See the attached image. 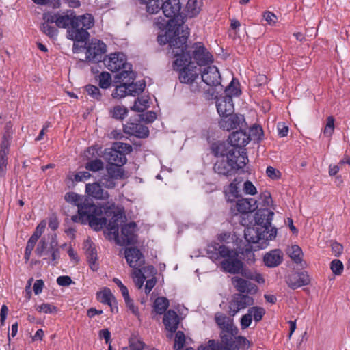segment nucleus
I'll return each mask as SVG.
<instances>
[{
  "label": "nucleus",
  "instance_id": "nucleus-1",
  "mask_svg": "<svg viewBox=\"0 0 350 350\" xmlns=\"http://www.w3.org/2000/svg\"><path fill=\"white\" fill-rule=\"evenodd\" d=\"M189 36L188 28L186 31L182 30L181 36L176 34V31L170 30L164 34L158 35L157 42L160 45L168 44L167 54L170 58L176 59L173 62V68L179 72L180 83L189 84L193 92H200L198 86L194 84L198 77V68L191 65V56L187 49Z\"/></svg>",
  "mask_w": 350,
  "mask_h": 350
},
{
  "label": "nucleus",
  "instance_id": "nucleus-2",
  "mask_svg": "<svg viewBox=\"0 0 350 350\" xmlns=\"http://www.w3.org/2000/svg\"><path fill=\"white\" fill-rule=\"evenodd\" d=\"M207 254L213 260H217L221 258V269L230 274H239L241 271L243 262L238 258L237 251L220 244L213 243L208 246Z\"/></svg>",
  "mask_w": 350,
  "mask_h": 350
},
{
  "label": "nucleus",
  "instance_id": "nucleus-3",
  "mask_svg": "<svg viewBox=\"0 0 350 350\" xmlns=\"http://www.w3.org/2000/svg\"><path fill=\"white\" fill-rule=\"evenodd\" d=\"M104 211V206H98L94 203L85 202L79 206L78 215L71 217L75 223L81 224H89V226L96 231H99L106 226L107 220L105 217H98Z\"/></svg>",
  "mask_w": 350,
  "mask_h": 350
},
{
  "label": "nucleus",
  "instance_id": "nucleus-4",
  "mask_svg": "<svg viewBox=\"0 0 350 350\" xmlns=\"http://www.w3.org/2000/svg\"><path fill=\"white\" fill-rule=\"evenodd\" d=\"M163 13L165 17L169 19L163 23L158 21L157 23L161 28L167 27L165 33L171 30L176 31V34L180 36V27L183 24L182 17L180 16L181 3L179 0H162Z\"/></svg>",
  "mask_w": 350,
  "mask_h": 350
},
{
  "label": "nucleus",
  "instance_id": "nucleus-5",
  "mask_svg": "<svg viewBox=\"0 0 350 350\" xmlns=\"http://www.w3.org/2000/svg\"><path fill=\"white\" fill-rule=\"evenodd\" d=\"M249 160L247 155L237 159L219 158L213 165V170L218 176L228 178L234 176L239 170L243 169Z\"/></svg>",
  "mask_w": 350,
  "mask_h": 350
},
{
  "label": "nucleus",
  "instance_id": "nucleus-6",
  "mask_svg": "<svg viewBox=\"0 0 350 350\" xmlns=\"http://www.w3.org/2000/svg\"><path fill=\"white\" fill-rule=\"evenodd\" d=\"M277 234V229L271 228L270 231L264 230V228L257 226L256 227L247 228L244 231V237L249 243L258 244L256 247L262 249L267 245V241L275 239Z\"/></svg>",
  "mask_w": 350,
  "mask_h": 350
},
{
  "label": "nucleus",
  "instance_id": "nucleus-7",
  "mask_svg": "<svg viewBox=\"0 0 350 350\" xmlns=\"http://www.w3.org/2000/svg\"><path fill=\"white\" fill-rule=\"evenodd\" d=\"M136 77L133 70L121 71L116 75V79L120 84L117 85L111 96L113 98H122L126 95L135 96V90H133V85L129 82Z\"/></svg>",
  "mask_w": 350,
  "mask_h": 350
},
{
  "label": "nucleus",
  "instance_id": "nucleus-8",
  "mask_svg": "<svg viewBox=\"0 0 350 350\" xmlns=\"http://www.w3.org/2000/svg\"><path fill=\"white\" fill-rule=\"evenodd\" d=\"M211 152L214 156L226 159H237L247 155L246 149H236L228 140L226 142H217L211 147Z\"/></svg>",
  "mask_w": 350,
  "mask_h": 350
},
{
  "label": "nucleus",
  "instance_id": "nucleus-9",
  "mask_svg": "<svg viewBox=\"0 0 350 350\" xmlns=\"http://www.w3.org/2000/svg\"><path fill=\"white\" fill-rule=\"evenodd\" d=\"M105 66L111 72L132 70V65L126 62V57L120 52L111 53L103 59Z\"/></svg>",
  "mask_w": 350,
  "mask_h": 350
},
{
  "label": "nucleus",
  "instance_id": "nucleus-10",
  "mask_svg": "<svg viewBox=\"0 0 350 350\" xmlns=\"http://www.w3.org/2000/svg\"><path fill=\"white\" fill-rule=\"evenodd\" d=\"M104 211L107 216H112L108 224L107 229L110 233L114 235L115 239H117L119 237V225L126 219L124 211H116L113 204L109 206H104Z\"/></svg>",
  "mask_w": 350,
  "mask_h": 350
},
{
  "label": "nucleus",
  "instance_id": "nucleus-11",
  "mask_svg": "<svg viewBox=\"0 0 350 350\" xmlns=\"http://www.w3.org/2000/svg\"><path fill=\"white\" fill-rule=\"evenodd\" d=\"M106 48L107 46L103 41L92 39L86 46L85 60L94 63L100 62L107 51Z\"/></svg>",
  "mask_w": 350,
  "mask_h": 350
},
{
  "label": "nucleus",
  "instance_id": "nucleus-12",
  "mask_svg": "<svg viewBox=\"0 0 350 350\" xmlns=\"http://www.w3.org/2000/svg\"><path fill=\"white\" fill-rule=\"evenodd\" d=\"M254 304V299L248 295L234 294L228 305V314L235 316L241 310Z\"/></svg>",
  "mask_w": 350,
  "mask_h": 350
},
{
  "label": "nucleus",
  "instance_id": "nucleus-13",
  "mask_svg": "<svg viewBox=\"0 0 350 350\" xmlns=\"http://www.w3.org/2000/svg\"><path fill=\"white\" fill-rule=\"evenodd\" d=\"M191 59L200 66L208 65L213 62V57L206 49L202 42H196L193 44Z\"/></svg>",
  "mask_w": 350,
  "mask_h": 350
},
{
  "label": "nucleus",
  "instance_id": "nucleus-14",
  "mask_svg": "<svg viewBox=\"0 0 350 350\" xmlns=\"http://www.w3.org/2000/svg\"><path fill=\"white\" fill-rule=\"evenodd\" d=\"M245 124L244 116L233 113L222 117L219 122V127L227 131L237 128H243Z\"/></svg>",
  "mask_w": 350,
  "mask_h": 350
},
{
  "label": "nucleus",
  "instance_id": "nucleus-15",
  "mask_svg": "<svg viewBox=\"0 0 350 350\" xmlns=\"http://www.w3.org/2000/svg\"><path fill=\"white\" fill-rule=\"evenodd\" d=\"M140 120L132 122L131 120L123 125L124 133L135 136L137 138L144 139L149 135L148 128L139 123Z\"/></svg>",
  "mask_w": 350,
  "mask_h": 350
},
{
  "label": "nucleus",
  "instance_id": "nucleus-16",
  "mask_svg": "<svg viewBox=\"0 0 350 350\" xmlns=\"http://www.w3.org/2000/svg\"><path fill=\"white\" fill-rule=\"evenodd\" d=\"M136 224L130 222L124 225L121 228V239H116L117 243L120 245L135 244L137 242Z\"/></svg>",
  "mask_w": 350,
  "mask_h": 350
},
{
  "label": "nucleus",
  "instance_id": "nucleus-17",
  "mask_svg": "<svg viewBox=\"0 0 350 350\" xmlns=\"http://www.w3.org/2000/svg\"><path fill=\"white\" fill-rule=\"evenodd\" d=\"M125 258L129 265L134 270L141 269L145 263V258L137 247H128L124 251Z\"/></svg>",
  "mask_w": 350,
  "mask_h": 350
},
{
  "label": "nucleus",
  "instance_id": "nucleus-18",
  "mask_svg": "<svg viewBox=\"0 0 350 350\" xmlns=\"http://www.w3.org/2000/svg\"><path fill=\"white\" fill-rule=\"evenodd\" d=\"M202 81L208 86H217L221 81V76L215 66H208L200 70Z\"/></svg>",
  "mask_w": 350,
  "mask_h": 350
},
{
  "label": "nucleus",
  "instance_id": "nucleus-19",
  "mask_svg": "<svg viewBox=\"0 0 350 350\" xmlns=\"http://www.w3.org/2000/svg\"><path fill=\"white\" fill-rule=\"evenodd\" d=\"M273 215L274 213L267 208L258 209L255 213L256 225L263 228L264 230L270 231Z\"/></svg>",
  "mask_w": 350,
  "mask_h": 350
},
{
  "label": "nucleus",
  "instance_id": "nucleus-20",
  "mask_svg": "<svg viewBox=\"0 0 350 350\" xmlns=\"http://www.w3.org/2000/svg\"><path fill=\"white\" fill-rule=\"evenodd\" d=\"M232 284L235 289L239 292V294H255L258 291L256 284L239 276L232 278Z\"/></svg>",
  "mask_w": 350,
  "mask_h": 350
},
{
  "label": "nucleus",
  "instance_id": "nucleus-21",
  "mask_svg": "<svg viewBox=\"0 0 350 350\" xmlns=\"http://www.w3.org/2000/svg\"><path fill=\"white\" fill-rule=\"evenodd\" d=\"M228 141L236 149H243V147L245 146L250 141V135L243 131V128H239V130L232 132L230 135Z\"/></svg>",
  "mask_w": 350,
  "mask_h": 350
},
{
  "label": "nucleus",
  "instance_id": "nucleus-22",
  "mask_svg": "<svg viewBox=\"0 0 350 350\" xmlns=\"http://www.w3.org/2000/svg\"><path fill=\"white\" fill-rule=\"evenodd\" d=\"M67 33V38L74 42H85L90 37V33L85 30V28L79 27L77 21H75L73 25L69 27Z\"/></svg>",
  "mask_w": 350,
  "mask_h": 350
},
{
  "label": "nucleus",
  "instance_id": "nucleus-23",
  "mask_svg": "<svg viewBox=\"0 0 350 350\" xmlns=\"http://www.w3.org/2000/svg\"><path fill=\"white\" fill-rule=\"evenodd\" d=\"M288 286L292 289H296L310 283V278L306 271L293 273L287 278Z\"/></svg>",
  "mask_w": 350,
  "mask_h": 350
},
{
  "label": "nucleus",
  "instance_id": "nucleus-24",
  "mask_svg": "<svg viewBox=\"0 0 350 350\" xmlns=\"http://www.w3.org/2000/svg\"><path fill=\"white\" fill-rule=\"evenodd\" d=\"M103 157L108 162V164H117L123 166L127 161L126 156L113 147L105 149Z\"/></svg>",
  "mask_w": 350,
  "mask_h": 350
},
{
  "label": "nucleus",
  "instance_id": "nucleus-25",
  "mask_svg": "<svg viewBox=\"0 0 350 350\" xmlns=\"http://www.w3.org/2000/svg\"><path fill=\"white\" fill-rule=\"evenodd\" d=\"M217 110L221 117L231 115L234 112V104L230 96H225L217 101Z\"/></svg>",
  "mask_w": 350,
  "mask_h": 350
},
{
  "label": "nucleus",
  "instance_id": "nucleus-26",
  "mask_svg": "<svg viewBox=\"0 0 350 350\" xmlns=\"http://www.w3.org/2000/svg\"><path fill=\"white\" fill-rule=\"evenodd\" d=\"M163 323L165 329L172 334L176 332L180 323V319L174 310H169L164 314Z\"/></svg>",
  "mask_w": 350,
  "mask_h": 350
},
{
  "label": "nucleus",
  "instance_id": "nucleus-27",
  "mask_svg": "<svg viewBox=\"0 0 350 350\" xmlns=\"http://www.w3.org/2000/svg\"><path fill=\"white\" fill-rule=\"evenodd\" d=\"M263 260L267 267H275L282 263L283 253L280 250H273L264 256Z\"/></svg>",
  "mask_w": 350,
  "mask_h": 350
},
{
  "label": "nucleus",
  "instance_id": "nucleus-28",
  "mask_svg": "<svg viewBox=\"0 0 350 350\" xmlns=\"http://www.w3.org/2000/svg\"><path fill=\"white\" fill-rule=\"evenodd\" d=\"M236 208L240 213H251L258 208L257 201L253 198H241L236 202Z\"/></svg>",
  "mask_w": 350,
  "mask_h": 350
},
{
  "label": "nucleus",
  "instance_id": "nucleus-29",
  "mask_svg": "<svg viewBox=\"0 0 350 350\" xmlns=\"http://www.w3.org/2000/svg\"><path fill=\"white\" fill-rule=\"evenodd\" d=\"M102 186L103 185H101V183H98L87 184L86 187H85L86 193L89 196H90L96 199H98V200L107 199L109 197V194H108L107 191H105L102 188Z\"/></svg>",
  "mask_w": 350,
  "mask_h": 350
},
{
  "label": "nucleus",
  "instance_id": "nucleus-30",
  "mask_svg": "<svg viewBox=\"0 0 350 350\" xmlns=\"http://www.w3.org/2000/svg\"><path fill=\"white\" fill-rule=\"evenodd\" d=\"M85 247H86L85 255L90 267L92 271H96L98 269V264L96 263L98 260L97 252L90 241H86Z\"/></svg>",
  "mask_w": 350,
  "mask_h": 350
},
{
  "label": "nucleus",
  "instance_id": "nucleus-31",
  "mask_svg": "<svg viewBox=\"0 0 350 350\" xmlns=\"http://www.w3.org/2000/svg\"><path fill=\"white\" fill-rule=\"evenodd\" d=\"M243 182L242 177H236L224 189V193L228 201L233 202L234 199L239 197V185Z\"/></svg>",
  "mask_w": 350,
  "mask_h": 350
},
{
  "label": "nucleus",
  "instance_id": "nucleus-32",
  "mask_svg": "<svg viewBox=\"0 0 350 350\" xmlns=\"http://www.w3.org/2000/svg\"><path fill=\"white\" fill-rule=\"evenodd\" d=\"M65 200L67 202L73 204L77 207V211L79 210V206L85 202L92 203V202L88 198L81 197L75 192H68L65 195Z\"/></svg>",
  "mask_w": 350,
  "mask_h": 350
},
{
  "label": "nucleus",
  "instance_id": "nucleus-33",
  "mask_svg": "<svg viewBox=\"0 0 350 350\" xmlns=\"http://www.w3.org/2000/svg\"><path fill=\"white\" fill-rule=\"evenodd\" d=\"M141 5H144L149 14L158 13L162 5L159 0H138Z\"/></svg>",
  "mask_w": 350,
  "mask_h": 350
},
{
  "label": "nucleus",
  "instance_id": "nucleus-34",
  "mask_svg": "<svg viewBox=\"0 0 350 350\" xmlns=\"http://www.w3.org/2000/svg\"><path fill=\"white\" fill-rule=\"evenodd\" d=\"M75 16L73 11H71V14L70 15H60L58 13L56 24L57 27L64 29L69 26L72 27L73 25V23L77 21V18H75Z\"/></svg>",
  "mask_w": 350,
  "mask_h": 350
},
{
  "label": "nucleus",
  "instance_id": "nucleus-35",
  "mask_svg": "<svg viewBox=\"0 0 350 350\" xmlns=\"http://www.w3.org/2000/svg\"><path fill=\"white\" fill-rule=\"evenodd\" d=\"M75 18H77L79 27L85 28L86 31L91 29L94 25V18L90 14L87 13L79 16H75Z\"/></svg>",
  "mask_w": 350,
  "mask_h": 350
},
{
  "label": "nucleus",
  "instance_id": "nucleus-36",
  "mask_svg": "<svg viewBox=\"0 0 350 350\" xmlns=\"http://www.w3.org/2000/svg\"><path fill=\"white\" fill-rule=\"evenodd\" d=\"M234 337V340H233V338L230 336H228V339L229 340L228 342L232 347L235 345H237V347H239V349L240 348L247 349L252 345V342L249 341L245 336H235Z\"/></svg>",
  "mask_w": 350,
  "mask_h": 350
},
{
  "label": "nucleus",
  "instance_id": "nucleus-37",
  "mask_svg": "<svg viewBox=\"0 0 350 350\" xmlns=\"http://www.w3.org/2000/svg\"><path fill=\"white\" fill-rule=\"evenodd\" d=\"M169 305V300L166 297H158L154 300L153 308L157 314H165V312L167 310Z\"/></svg>",
  "mask_w": 350,
  "mask_h": 350
},
{
  "label": "nucleus",
  "instance_id": "nucleus-38",
  "mask_svg": "<svg viewBox=\"0 0 350 350\" xmlns=\"http://www.w3.org/2000/svg\"><path fill=\"white\" fill-rule=\"evenodd\" d=\"M49 250L51 252V260L56 262V260L59 258V250L56 234H51Z\"/></svg>",
  "mask_w": 350,
  "mask_h": 350
},
{
  "label": "nucleus",
  "instance_id": "nucleus-39",
  "mask_svg": "<svg viewBox=\"0 0 350 350\" xmlns=\"http://www.w3.org/2000/svg\"><path fill=\"white\" fill-rule=\"evenodd\" d=\"M221 338V342L215 341V340H210L208 342L207 347L209 350H222L223 347L228 345L229 340L228 339V336H226L224 334H219Z\"/></svg>",
  "mask_w": 350,
  "mask_h": 350
},
{
  "label": "nucleus",
  "instance_id": "nucleus-40",
  "mask_svg": "<svg viewBox=\"0 0 350 350\" xmlns=\"http://www.w3.org/2000/svg\"><path fill=\"white\" fill-rule=\"evenodd\" d=\"M117 164H108L107 166V175L115 178L116 179L122 178L124 174V170Z\"/></svg>",
  "mask_w": 350,
  "mask_h": 350
},
{
  "label": "nucleus",
  "instance_id": "nucleus-41",
  "mask_svg": "<svg viewBox=\"0 0 350 350\" xmlns=\"http://www.w3.org/2000/svg\"><path fill=\"white\" fill-rule=\"evenodd\" d=\"M128 111L125 107L116 105L110 109L109 113L113 118L122 120L127 116Z\"/></svg>",
  "mask_w": 350,
  "mask_h": 350
},
{
  "label": "nucleus",
  "instance_id": "nucleus-42",
  "mask_svg": "<svg viewBox=\"0 0 350 350\" xmlns=\"http://www.w3.org/2000/svg\"><path fill=\"white\" fill-rule=\"evenodd\" d=\"M220 334H224L226 336H230L232 338L237 336L239 333V329L234 325L232 320L227 322L224 325L220 327Z\"/></svg>",
  "mask_w": 350,
  "mask_h": 350
},
{
  "label": "nucleus",
  "instance_id": "nucleus-43",
  "mask_svg": "<svg viewBox=\"0 0 350 350\" xmlns=\"http://www.w3.org/2000/svg\"><path fill=\"white\" fill-rule=\"evenodd\" d=\"M85 90L92 99L97 101L102 100L103 94L98 87L89 84L85 87Z\"/></svg>",
  "mask_w": 350,
  "mask_h": 350
},
{
  "label": "nucleus",
  "instance_id": "nucleus-44",
  "mask_svg": "<svg viewBox=\"0 0 350 350\" xmlns=\"http://www.w3.org/2000/svg\"><path fill=\"white\" fill-rule=\"evenodd\" d=\"M250 133L248 135H250V140L256 141L257 142H260L264 135V132L262 128L260 125H254L253 126L250 131Z\"/></svg>",
  "mask_w": 350,
  "mask_h": 350
},
{
  "label": "nucleus",
  "instance_id": "nucleus-45",
  "mask_svg": "<svg viewBox=\"0 0 350 350\" xmlns=\"http://www.w3.org/2000/svg\"><path fill=\"white\" fill-rule=\"evenodd\" d=\"M85 167L89 171L98 172L103 169L104 163L100 159H92L85 163Z\"/></svg>",
  "mask_w": 350,
  "mask_h": 350
},
{
  "label": "nucleus",
  "instance_id": "nucleus-46",
  "mask_svg": "<svg viewBox=\"0 0 350 350\" xmlns=\"http://www.w3.org/2000/svg\"><path fill=\"white\" fill-rule=\"evenodd\" d=\"M291 258L297 264L302 260L303 252L300 247L297 245H293L290 250Z\"/></svg>",
  "mask_w": 350,
  "mask_h": 350
},
{
  "label": "nucleus",
  "instance_id": "nucleus-47",
  "mask_svg": "<svg viewBox=\"0 0 350 350\" xmlns=\"http://www.w3.org/2000/svg\"><path fill=\"white\" fill-rule=\"evenodd\" d=\"M201 5L202 0H188L187 8L191 16H194L200 12Z\"/></svg>",
  "mask_w": 350,
  "mask_h": 350
},
{
  "label": "nucleus",
  "instance_id": "nucleus-48",
  "mask_svg": "<svg viewBox=\"0 0 350 350\" xmlns=\"http://www.w3.org/2000/svg\"><path fill=\"white\" fill-rule=\"evenodd\" d=\"M98 299L101 303L111 305V302L113 299H115L114 296L112 295L111 291L106 288L102 292L98 293Z\"/></svg>",
  "mask_w": 350,
  "mask_h": 350
},
{
  "label": "nucleus",
  "instance_id": "nucleus-49",
  "mask_svg": "<svg viewBox=\"0 0 350 350\" xmlns=\"http://www.w3.org/2000/svg\"><path fill=\"white\" fill-rule=\"evenodd\" d=\"M99 86L102 89L108 88L111 84V75L107 72H103L98 75Z\"/></svg>",
  "mask_w": 350,
  "mask_h": 350
},
{
  "label": "nucleus",
  "instance_id": "nucleus-50",
  "mask_svg": "<svg viewBox=\"0 0 350 350\" xmlns=\"http://www.w3.org/2000/svg\"><path fill=\"white\" fill-rule=\"evenodd\" d=\"M112 147L124 156L133 151L132 146L126 143L116 142Z\"/></svg>",
  "mask_w": 350,
  "mask_h": 350
},
{
  "label": "nucleus",
  "instance_id": "nucleus-51",
  "mask_svg": "<svg viewBox=\"0 0 350 350\" xmlns=\"http://www.w3.org/2000/svg\"><path fill=\"white\" fill-rule=\"evenodd\" d=\"M40 28L41 31L51 38H54L57 36L58 30L50 24L42 23Z\"/></svg>",
  "mask_w": 350,
  "mask_h": 350
},
{
  "label": "nucleus",
  "instance_id": "nucleus-52",
  "mask_svg": "<svg viewBox=\"0 0 350 350\" xmlns=\"http://www.w3.org/2000/svg\"><path fill=\"white\" fill-rule=\"evenodd\" d=\"M134 282L138 288H141L144 283L146 276L142 269H137L133 273Z\"/></svg>",
  "mask_w": 350,
  "mask_h": 350
},
{
  "label": "nucleus",
  "instance_id": "nucleus-53",
  "mask_svg": "<svg viewBox=\"0 0 350 350\" xmlns=\"http://www.w3.org/2000/svg\"><path fill=\"white\" fill-rule=\"evenodd\" d=\"M185 343V336L183 332L178 331L176 332L174 349L180 350L183 348Z\"/></svg>",
  "mask_w": 350,
  "mask_h": 350
},
{
  "label": "nucleus",
  "instance_id": "nucleus-54",
  "mask_svg": "<svg viewBox=\"0 0 350 350\" xmlns=\"http://www.w3.org/2000/svg\"><path fill=\"white\" fill-rule=\"evenodd\" d=\"M48 252H49V250L47 247V242L45 239L43 238L39 241L35 250V253L38 256L41 257L43 256H47Z\"/></svg>",
  "mask_w": 350,
  "mask_h": 350
},
{
  "label": "nucleus",
  "instance_id": "nucleus-55",
  "mask_svg": "<svg viewBox=\"0 0 350 350\" xmlns=\"http://www.w3.org/2000/svg\"><path fill=\"white\" fill-rule=\"evenodd\" d=\"M248 312L252 314V317L256 322L260 321L264 314H265V310L262 307L254 306L248 310Z\"/></svg>",
  "mask_w": 350,
  "mask_h": 350
},
{
  "label": "nucleus",
  "instance_id": "nucleus-56",
  "mask_svg": "<svg viewBox=\"0 0 350 350\" xmlns=\"http://www.w3.org/2000/svg\"><path fill=\"white\" fill-rule=\"evenodd\" d=\"M148 103V100L146 98H137V100L135 101L133 106L131 107V109L133 111L142 112L147 108Z\"/></svg>",
  "mask_w": 350,
  "mask_h": 350
},
{
  "label": "nucleus",
  "instance_id": "nucleus-57",
  "mask_svg": "<svg viewBox=\"0 0 350 350\" xmlns=\"http://www.w3.org/2000/svg\"><path fill=\"white\" fill-rule=\"evenodd\" d=\"M334 118L329 116L327 118L326 125L323 130V134L327 137H331L334 131Z\"/></svg>",
  "mask_w": 350,
  "mask_h": 350
},
{
  "label": "nucleus",
  "instance_id": "nucleus-58",
  "mask_svg": "<svg viewBox=\"0 0 350 350\" xmlns=\"http://www.w3.org/2000/svg\"><path fill=\"white\" fill-rule=\"evenodd\" d=\"M330 268L336 275H340L342 273L344 267L342 262L340 260L334 259L331 262Z\"/></svg>",
  "mask_w": 350,
  "mask_h": 350
},
{
  "label": "nucleus",
  "instance_id": "nucleus-59",
  "mask_svg": "<svg viewBox=\"0 0 350 350\" xmlns=\"http://www.w3.org/2000/svg\"><path fill=\"white\" fill-rule=\"evenodd\" d=\"M116 180L117 179L105 174L102 176L100 182L103 187L107 189H112L116 186Z\"/></svg>",
  "mask_w": 350,
  "mask_h": 350
},
{
  "label": "nucleus",
  "instance_id": "nucleus-60",
  "mask_svg": "<svg viewBox=\"0 0 350 350\" xmlns=\"http://www.w3.org/2000/svg\"><path fill=\"white\" fill-rule=\"evenodd\" d=\"M225 93L226 96H230L232 98V96H238L241 94V90L232 81L230 85L226 87Z\"/></svg>",
  "mask_w": 350,
  "mask_h": 350
},
{
  "label": "nucleus",
  "instance_id": "nucleus-61",
  "mask_svg": "<svg viewBox=\"0 0 350 350\" xmlns=\"http://www.w3.org/2000/svg\"><path fill=\"white\" fill-rule=\"evenodd\" d=\"M242 254L244 256V259L247 261L249 265L254 263L255 261V255L253 252L252 246L247 247L243 252Z\"/></svg>",
  "mask_w": 350,
  "mask_h": 350
},
{
  "label": "nucleus",
  "instance_id": "nucleus-62",
  "mask_svg": "<svg viewBox=\"0 0 350 350\" xmlns=\"http://www.w3.org/2000/svg\"><path fill=\"white\" fill-rule=\"evenodd\" d=\"M129 347L131 350H144L145 344L136 338H131L129 340Z\"/></svg>",
  "mask_w": 350,
  "mask_h": 350
},
{
  "label": "nucleus",
  "instance_id": "nucleus-63",
  "mask_svg": "<svg viewBox=\"0 0 350 350\" xmlns=\"http://www.w3.org/2000/svg\"><path fill=\"white\" fill-rule=\"evenodd\" d=\"M37 310L40 312L51 314L56 312L57 311V308L49 304H42L38 307Z\"/></svg>",
  "mask_w": 350,
  "mask_h": 350
},
{
  "label": "nucleus",
  "instance_id": "nucleus-64",
  "mask_svg": "<svg viewBox=\"0 0 350 350\" xmlns=\"http://www.w3.org/2000/svg\"><path fill=\"white\" fill-rule=\"evenodd\" d=\"M243 191L245 193L254 195L257 193L256 187L250 180H246L243 184Z\"/></svg>",
  "mask_w": 350,
  "mask_h": 350
}]
</instances>
